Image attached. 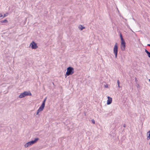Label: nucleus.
I'll use <instances>...</instances> for the list:
<instances>
[{"label":"nucleus","instance_id":"f257e3e1","mask_svg":"<svg viewBox=\"0 0 150 150\" xmlns=\"http://www.w3.org/2000/svg\"><path fill=\"white\" fill-rule=\"evenodd\" d=\"M39 139V138H35L34 140H32L30 141L29 142L25 143L24 145L25 147L26 148L30 146L33 144L36 143Z\"/></svg>","mask_w":150,"mask_h":150},{"label":"nucleus","instance_id":"f03ea898","mask_svg":"<svg viewBox=\"0 0 150 150\" xmlns=\"http://www.w3.org/2000/svg\"><path fill=\"white\" fill-rule=\"evenodd\" d=\"M74 69L73 67H68L67 69V72L65 74L66 78L67 76L73 74L74 73Z\"/></svg>","mask_w":150,"mask_h":150},{"label":"nucleus","instance_id":"7ed1b4c3","mask_svg":"<svg viewBox=\"0 0 150 150\" xmlns=\"http://www.w3.org/2000/svg\"><path fill=\"white\" fill-rule=\"evenodd\" d=\"M117 43H116L114 46L113 49V53L115 56V57H117V55L118 53V46Z\"/></svg>","mask_w":150,"mask_h":150},{"label":"nucleus","instance_id":"20e7f679","mask_svg":"<svg viewBox=\"0 0 150 150\" xmlns=\"http://www.w3.org/2000/svg\"><path fill=\"white\" fill-rule=\"evenodd\" d=\"M30 46L32 49H35L38 47L37 44L33 41L30 43Z\"/></svg>","mask_w":150,"mask_h":150},{"label":"nucleus","instance_id":"39448f33","mask_svg":"<svg viewBox=\"0 0 150 150\" xmlns=\"http://www.w3.org/2000/svg\"><path fill=\"white\" fill-rule=\"evenodd\" d=\"M28 92L27 91H24V92L21 93L19 95L18 97L19 98H22L27 96H28Z\"/></svg>","mask_w":150,"mask_h":150},{"label":"nucleus","instance_id":"423d86ee","mask_svg":"<svg viewBox=\"0 0 150 150\" xmlns=\"http://www.w3.org/2000/svg\"><path fill=\"white\" fill-rule=\"evenodd\" d=\"M108 100L107 101V104L110 105L112 102V99L109 96H108Z\"/></svg>","mask_w":150,"mask_h":150},{"label":"nucleus","instance_id":"0eeeda50","mask_svg":"<svg viewBox=\"0 0 150 150\" xmlns=\"http://www.w3.org/2000/svg\"><path fill=\"white\" fill-rule=\"evenodd\" d=\"M47 98L46 97L44 99V100L42 101V104H41V105L40 106V107H41V108H44V107H45V101H46V100L47 99Z\"/></svg>","mask_w":150,"mask_h":150},{"label":"nucleus","instance_id":"6e6552de","mask_svg":"<svg viewBox=\"0 0 150 150\" xmlns=\"http://www.w3.org/2000/svg\"><path fill=\"white\" fill-rule=\"evenodd\" d=\"M43 109H44V108H42L40 107H39V109L37 110L36 115H39V112L42 111L43 110Z\"/></svg>","mask_w":150,"mask_h":150},{"label":"nucleus","instance_id":"1a4fd4ad","mask_svg":"<svg viewBox=\"0 0 150 150\" xmlns=\"http://www.w3.org/2000/svg\"><path fill=\"white\" fill-rule=\"evenodd\" d=\"M125 44H121V48L122 50L124 51L125 50Z\"/></svg>","mask_w":150,"mask_h":150},{"label":"nucleus","instance_id":"9d476101","mask_svg":"<svg viewBox=\"0 0 150 150\" xmlns=\"http://www.w3.org/2000/svg\"><path fill=\"white\" fill-rule=\"evenodd\" d=\"M145 52L146 53L148 57L150 58V52L148 51L147 50L145 49Z\"/></svg>","mask_w":150,"mask_h":150},{"label":"nucleus","instance_id":"9b49d317","mask_svg":"<svg viewBox=\"0 0 150 150\" xmlns=\"http://www.w3.org/2000/svg\"><path fill=\"white\" fill-rule=\"evenodd\" d=\"M79 29H80V30H83V29L85 28V27L83 26L82 25H79Z\"/></svg>","mask_w":150,"mask_h":150},{"label":"nucleus","instance_id":"f8f14e48","mask_svg":"<svg viewBox=\"0 0 150 150\" xmlns=\"http://www.w3.org/2000/svg\"><path fill=\"white\" fill-rule=\"evenodd\" d=\"M0 22L1 23H7L8 22V21L6 19H5L4 20L1 21Z\"/></svg>","mask_w":150,"mask_h":150},{"label":"nucleus","instance_id":"ddd939ff","mask_svg":"<svg viewBox=\"0 0 150 150\" xmlns=\"http://www.w3.org/2000/svg\"><path fill=\"white\" fill-rule=\"evenodd\" d=\"M121 44H126L125 41L124 39L123 40H121Z\"/></svg>","mask_w":150,"mask_h":150},{"label":"nucleus","instance_id":"4468645a","mask_svg":"<svg viewBox=\"0 0 150 150\" xmlns=\"http://www.w3.org/2000/svg\"><path fill=\"white\" fill-rule=\"evenodd\" d=\"M117 84H118V87L119 88L121 87L120 86V83L119 81L118 80L117 81Z\"/></svg>","mask_w":150,"mask_h":150},{"label":"nucleus","instance_id":"2eb2a0df","mask_svg":"<svg viewBox=\"0 0 150 150\" xmlns=\"http://www.w3.org/2000/svg\"><path fill=\"white\" fill-rule=\"evenodd\" d=\"M120 38L121 40H123L124 39L122 37V35L121 33H120Z\"/></svg>","mask_w":150,"mask_h":150},{"label":"nucleus","instance_id":"dca6fc26","mask_svg":"<svg viewBox=\"0 0 150 150\" xmlns=\"http://www.w3.org/2000/svg\"><path fill=\"white\" fill-rule=\"evenodd\" d=\"M8 15V13H6L5 14H4V15H3V18L6 16Z\"/></svg>","mask_w":150,"mask_h":150},{"label":"nucleus","instance_id":"f3484780","mask_svg":"<svg viewBox=\"0 0 150 150\" xmlns=\"http://www.w3.org/2000/svg\"><path fill=\"white\" fill-rule=\"evenodd\" d=\"M149 133L148 136H147L149 137H150V130L147 133V134Z\"/></svg>","mask_w":150,"mask_h":150},{"label":"nucleus","instance_id":"a211bd4d","mask_svg":"<svg viewBox=\"0 0 150 150\" xmlns=\"http://www.w3.org/2000/svg\"><path fill=\"white\" fill-rule=\"evenodd\" d=\"M91 122L92 123H93V124H95V120L93 119L92 120Z\"/></svg>","mask_w":150,"mask_h":150},{"label":"nucleus","instance_id":"6ab92c4d","mask_svg":"<svg viewBox=\"0 0 150 150\" xmlns=\"http://www.w3.org/2000/svg\"><path fill=\"white\" fill-rule=\"evenodd\" d=\"M104 86L105 87V88H108V85L107 84H106L105 85H104Z\"/></svg>","mask_w":150,"mask_h":150},{"label":"nucleus","instance_id":"aec40b11","mask_svg":"<svg viewBox=\"0 0 150 150\" xmlns=\"http://www.w3.org/2000/svg\"><path fill=\"white\" fill-rule=\"evenodd\" d=\"M29 93H28V95H29L30 96H32V94H31V93L30 91H29Z\"/></svg>","mask_w":150,"mask_h":150},{"label":"nucleus","instance_id":"412c9836","mask_svg":"<svg viewBox=\"0 0 150 150\" xmlns=\"http://www.w3.org/2000/svg\"><path fill=\"white\" fill-rule=\"evenodd\" d=\"M147 140H149L150 139V137H148L147 136Z\"/></svg>","mask_w":150,"mask_h":150},{"label":"nucleus","instance_id":"4be33fe9","mask_svg":"<svg viewBox=\"0 0 150 150\" xmlns=\"http://www.w3.org/2000/svg\"><path fill=\"white\" fill-rule=\"evenodd\" d=\"M0 17H3V15H2V14L1 13H0Z\"/></svg>","mask_w":150,"mask_h":150},{"label":"nucleus","instance_id":"5701e85b","mask_svg":"<svg viewBox=\"0 0 150 150\" xmlns=\"http://www.w3.org/2000/svg\"><path fill=\"white\" fill-rule=\"evenodd\" d=\"M123 127H126V124H124V125H123Z\"/></svg>","mask_w":150,"mask_h":150},{"label":"nucleus","instance_id":"b1692460","mask_svg":"<svg viewBox=\"0 0 150 150\" xmlns=\"http://www.w3.org/2000/svg\"><path fill=\"white\" fill-rule=\"evenodd\" d=\"M147 45L148 46L150 47V44H148Z\"/></svg>","mask_w":150,"mask_h":150},{"label":"nucleus","instance_id":"393cba45","mask_svg":"<svg viewBox=\"0 0 150 150\" xmlns=\"http://www.w3.org/2000/svg\"><path fill=\"white\" fill-rule=\"evenodd\" d=\"M149 81H150V79H149Z\"/></svg>","mask_w":150,"mask_h":150}]
</instances>
